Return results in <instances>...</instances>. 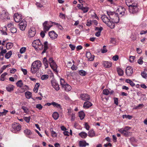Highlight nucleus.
I'll use <instances>...</instances> for the list:
<instances>
[{
	"mask_svg": "<svg viewBox=\"0 0 147 147\" xmlns=\"http://www.w3.org/2000/svg\"><path fill=\"white\" fill-rule=\"evenodd\" d=\"M101 18L103 22L110 28L113 29L114 28L115 24L113 22H112L111 19H109L106 15H102Z\"/></svg>",
	"mask_w": 147,
	"mask_h": 147,
	"instance_id": "obj_1",
	"label": "nucleus"
},
{
	"mask_svg": "<svg viewBox=\"0 0 147 147\" xmlns=\"http://www.w3.org/2000/svg\"><path fill=\"white\" fill-rule=\"evenodd\" d=\"M130 129V127L126 126L124 128L119 129H118V131L123 136H128L131 135V133L129 131Z\"/></svg>",
	"mask_w": 147,
	"mask_h": 147,
	"instance_id": "obj_2",
	"label": "nucleus"
},
{
	"mask_svg": "<svg viewBox=\"0 0 147 147\" xmlns=\"http://www.w3.org/2000/svg\"><path fill=\"white\" fill-rule=\"evenodd\" d=\"M32 45L36 49L38 48L40 50H42L43 48V45L39 39L34 40L32 43Z\"/></svg>",
	"mask_w": 147,
	"mask_h": 147,
	"instance_id": "obj_3",
	"label": "nucleus"
},
{
	"mask_svg": "<svg viewBox=\"0 0 147 147\" xmlns=\"http://www.w3.org/2000/svg\"><path fill=\"white\" fill-rule=\"evenodd\" d=\"M139 11L138 5L136 3H133L132 5L129 7V11L131 13L134 14Z\"/></svg>",
	"mask_w": 147,
	"mask_h": 147,
	"instance_id": "obj_4",
	"label": "nucleus"
},
{
	"mask_svg": "<svg viewBox=\"0 0 147 147\" xmlns=\"http://www.w3.org/2000/svg\"><path fill=\"white\" fill-rule=\"evenodd\" d=\"M11 131L14 133H17L21 129V126L19 123L14 122L12 124Z\"/></svg>",
	"mask_w": 147,
	"mask_h": 147,
	"instance_id": "obj_5",
	"label": "nucleus"
},
{
	"mask_svg": "<svg viewBox=\"0 0 147 147\" xmlns=\"http://www.w3.org/2000/svg\"><path fill=\"white\" fill-rule=\"evenodd\" d=\"M51 21H45L43 24V30L44 32H46L49 31L50 28L52 26Z\"/></svg>",
	"mask_w": 147,
	"mask_h": 147,
	"instance_id": "obj_6",
	"label": "nucleus"
},
{
	"mask_svg": "<svg viewBox=\"0 0 147 147\" xmlns=\"http://www.w3.org/2000/svg\"><path fill=\"white\" fill-rule=\"evenodd\" d=\"M51 83L52 86L56 90H59L60 88L58 83L54 79H52L51 80Z\"/></svg>",
	"mask_w": 147,
	"mask_h": 147,
	"instance_id": "obj_7",
	"label": "nucleus"
},
{
	"mask_svg": "<svg viewBox=\"0 0 147 147\" xmlns=\"http://www.w3.org/2000/svg\"><path fill=\"white\" fill-rule=\"evenodd\" d=\"M24 133L25 135L28 136V137L30 138H34V135L33 134L31 131L28 129H26L24 130Z\"/></svg>",
	"mask_w": 147,
	"mask_h": 147,
	"instance_id": "obj_8",
	"label": "nucleus"
},
{
	"mask_svg": "<svg viewBox=\"0 0 147 147\" xmlns=\"http://www.w3.org/2000/svg\"><path fill=\"white\" fill-rule=\"evenodd\" d=\"M36 33L35 28L32 27L28 31V36L30 37H34Z\"/></svg>",
	"mask_w": 147,
	"mask_h": 147,
	"instance_id": "obj_9",
	"label": "nucleus"
},
{
	"mask_svg": "<svg viewBox=\"0 0 147 147\" xmlns=\"http://www.w3.org/2000/svg\"><path fill=\"white\" fill-rule=\"evenodd\" d=\"M27 26V22L26 21L23 20L19 24V28L20 30L24 31Z\"/></svg>",
	"mask_w": 147,
	"mask_h": 147,
	"instance_id": "obj_10",
	"label": "nucleus"
},
{
	"mask_svg": "<svg viewBox=\"0 0 147 147\" xmlns=\"http://www.w3.org/2000/svg\"><path fill=\"white\" fill-rule=\"evenodd\" d=\"M111 20L115 24V23H118L119 21V18L118 16V13H115V15H114L113 18H111Z\"/></svg>",
	"mask_w": 147,
	"mask_h": 147,
	"instance_id": "obj_11",
	"label": "nucleus"
},
{
	"mask_svg": "<svg viewBox=\"0 0 147 147\" xmlns=\"http://www.w3.org/2000/svg\"><path fill=\"white\" fill-rule=\"evenodd\" d=\"M13 18L15 21L16 22H19L22 19V15L18 13L15 14L13 16Z\"/></svg>",
	"mask_w": 147,
	"mask_h": 147,
	"instance_id": "obj_12",
	"label": "nucleus"
},
{
	"mask_svg": "<svg viewBox=\"0 0 147 147\" xmlns=\"http://www.w3.org/2000/svg\"><path fill=\"white\" fill-rule=\"evenodd\" d=\"M125 9V8L119 6L117 11V12H118L121 16L124 15Z\"/></svg>",
	"mask_w": 147,
	"mask_h": 147,
	"instance_id": "obj_13",
	"label": "nucleus"
},
{
	"mask_svg": "<svg viewBox=\"0 0 147 147\" xmlns=\"http://www.w3.org/2000/svg\"><path fill=\"white\" fill-rule=\"evenodd\" d=\"M49 35L51 39L54 40L56 39L58 36L57 34L54 31H52L49 32Z\"/></svg>",
	"mask_w": 147,
	"mask_h": 147,
	"instance_id": "obj_14",
	"label": "nucleus"
},
{
	"mask_svg": "<svg viewBox=\"0 0 147 147\" xmlns=\"http://www.w3.org/2000/svg\"><path fill=\"white\" fill-rule=\"evenodd\" d=\"M80 97L81 100L84 101L88 100L90 99L89 96L86 94H81Z\"/></svg>",
	"mask_w": 147,
	"mask_h": 147,
	"instance_id": "obj_15",
	"label": "nucleus"
},
{
	"mask_svg": "<svg viewBox=\"0 0 147 147\" xmlns=\"http://www.w3.org/2000/svg\"><path fill=\"white\" fill-rule=\"evenodd\" d=\"M125 72L127 76H131L133 72L132 68L130 66H128L126 69Z\"/></svg>",
	"mask_w": 147,
	"mask_h": 147,
	"instance_id": "obj_16",
	"label": "nucleus"
},
{
	"mask_svg": "<svg viewBox=\"0 0 147 147\" xmlns=\"http://www.w3.org/2000/svg\"><path fill=\"white\" fill-rule=\"evenodd\" d=\"M33 66L36 67V68L39 69L41 67L42 63L39 60H36L34 61L32 64Z\"/></svg>",
	"mask_w": 147,
	"mask_h": 147,
	"instance_id": "obj_17",
	"label": "nucleus"
},
{
	"mask_svg": "<svg viewBox=\"0 0 147 147\" xmlns=\"http://www.w3.org/2000/svg\"><path fill=\"white\" fill-rule=\"evenodd\" d=\"M86 55L88 61H92L94 60V56L93 55H92L91 53L90 52H86Z\"/></svg>",
	"mask_w": 147,
	"mask_h": 147,
	"instance_id": "obj_18",
	"label": "nucleus"
},
{
	"mask_svg": "<svg viewBox=\"0 0 147 147\" xmlns=\"http://www.w3.org/2000/svg\"><path fill=\"white\" fill-rule=\"evenodd\" d=\"M102 64L105 67L109 68L111 66L112 64L111 62L104 61L102 62Z\"/></svg>",
	"mask_w": 147,
	"mask_h": 147,
	"instance_id": "obj_19",
	"label": "nucleus"
},
{
	"mask_svg": "<svg viewBox=\"0 0 147 147\" xmlns=\"http://www.w3.org/2000/svg\"><path fill=\"white\" fill-rule=\"evenodd\" d=\"M102 29L103 28L102 27L100 28L96 27L95 30L98 31V32H96L95 36L97 37H99L100 35Z\"/></svg>",
	"mask_w": 147,
	"mask_h": 147,
	"instance_id": "obj_20",
	"label": "nucleus"
},
{
	"mask_svg": "<svg viewBox=\"0 0 147 147\" xmlns=\"http://www.w3.org/2000/svg\"><path fill=\"white\" fill-rule=\"evenodd\" d=\"M79 145L81 147H85L86 146H88L89 144L87 143L85 140H81L79 142Z\"/></svg>",
	"mask_w": 147,
	"mask_h": 147,
	"instance_id": "obj_21",
	"label": "nucleus"
},
{
	"mask_svg": "<svg viewBox=\"0 0 147 147\" xmlns=\"http://www.w3.org/2000/svg\"><path fill=\"white\" fill-rule=\"evenodd\" d=\"M92 104L89 101L85 102L83 105V107L85 109H88L91 106H92Z\"/></svg>",
	"mask_w": 147,
	"mask_h": 147,
	"instance_id": "obj_22",
	"label": "nucleus"
},
{
	"mask_svg": "<svg viewBox=\"0 0 147 147\" xmlns=\"http://www.w3.org/2000/svg\"><path fill=\"white\" fill-rule=\"evenodd\" d=\"M50 65L51 67L53 70L55 72H57V66L54 61L50 64Z\"/></svg>",
	"mask_w": 147,
	"mask_h": 147,
	"instance_id": "obj_23",
	"label": "nucleus"
},
{
	"mask_svg": "<svg viewBox=\"0 0 147 147\" xmlns=\"http://www.w3.org/2000/svg\"><path fill=\"white\" fill-rule=\"evenodd\" d=\"M14 86L11 84H9L6 87V90L9 92H11L13 90Z\"/></svg>",
	"mask_w": 147,
	"mask_h": 147,
	"instance_id": "obj_24",
	"label": "nucleus"
},
{
	"mask_svg": "<svg viewBox=\"0 0 147 147\" xmlns=\"http://www.w3.org/2000/svg\"><path fill=\"white\" fill-rule=\"evenodd\" d=\"M2 18L5 19L9 20L10 19V17L8 13L5 12V13H3L2 14Z\"/></svg>",
	"mask_w": 147,
	"mask_h": 147,
	"instance_id": "obj_25",
	"label": "nucleus"
},
{
	"mask_svg": "<svg viewBox=\"0 0 147 147\" xmlns=\"http://www.w3.org/2000/svg\"><path fill=\"white\" fill-rule=\"evenodd\" d=\"M39 70V69L33 66L32 65L31 68V72L33 74L36 73Z\"/></svg>",
	"mask_w": 147,
	"mask_h": 147,
	"instance_id": "obj_26",
	"label": "nucleus"
},
{
	"mask_svg": "<svg viewBox=\"0 0 147 147\" xmlns=\"http://www.w3.org/2000/svg\"><path fill=\"white\" fill-rule=\"evenodd\" d=\"M44 49L42 52V54H43L46 52V51L48 48V44L47 41H46L44 42Z\"/></svg>",
	"mask_w": 147,
	"mask_h": 147,
	"instance_id": "obj_27",
	"label": "nucleus"
},
{
	"mask_svg": "<svg viewBox=\"0 0 147 147\" xmlns=\"http://www.w3.org/2000/svg\"><path fill=\"white\" fill-rule=\"evenodd\" d=\"M63 87L64 88L65 90L67 91H69L71 89V86L67 84L64 86Z\"/></svg>",
	"mask_w": 147,
	"mask_h": 147,
	"instance_id": "obj_28",
	"label": "nucleus"
},
{
	"mask_svg": "<svg viewBox=\"0 0 147 147\" xmlns=\"http://www.w3.org/2000/svg\"><path fill=\"white\" fill-rule=\"evenodd\" d=\"M115 12H112L109 10L107 11V13L111 19L113 18L114 15H115Z\"/></svg>",
	"mask_w": 147,
	"mask_h": 147,
	"instance_id": "obj_29",
	"label": "nucleus"
},
{
	"mask_svg": "<svg viewBox=\"0 0 147 147\" xmlns=\"http://www.w3.org/2000/svg\"><path fill=\"white\" fill-rule=\"evenodd\" d=\"M79 136L82 138H85L87 136V134L84 131H82L79 134Z\"/></svg>",
	"mask_w": 147,
	"mask_h": 147,
	"instance_id": "obj_30",
	"label": "nucleus"
},
{
	"mask_svg": "<svg viewBox=\"0 0 147 147\" xmlns=\"http://www.w3.org/2000/svg\"><path fill=\"white\" fill-rule=\"evenodd\" d=\"M43 63L45 68H47L48 67L49 62L47 60L46 57H44L43 58Z\"/></svg>",
	"mask_w": 147,
	"mask_h": 147,
	"instance_id": "obj_31",
	"label": "nucleus"
},
{
	"mask_svg": "<svg viewBox=\"0 0 147 147\" xmlns=\"http://www.w3.org/2000/svg\"><path fill=\"white\" fill-rule=\"evenodd\" d=\"M117 71L118 75L120 76H122L123 74V70L120 68H117Z\"/></svg>",
	"mask_w": 147,
	"mask_h": 147,
	"instance_id": "obj_32",
	"label": "nucleus"
},
{
	"mask_svg": "<svg viewBox=\"0 0 147 147\" xmlns=\"http://www.w3.org/2000/svg\"><path fill=\"white\" fill-rule=\"evenodd\" d=\"M125 3L129 8L133 3L132 0H126Z\"/></svg>",
	"mask_w": 147,
	"mask_h": 147,
	"instance_id": "obj_33",
	"label": "nucleus"
},
{
	"mask_svg": "<svg viewBox=\"0 0 147 147\" xmlns=\"http://www.w3.org/2000/svg\"><path fill=\"white\" fill-rule=\"evenodd\" d=\"M52 105L55 107H56L58 108L61 109V105L55 102H52Z\"/></svg>",
	"mask_w": 147,
	"mask_h": 147,
	"instance_id": "obj_34",
	"label": "nucleus"
},
{
	"mask_svg": "<svg viewBox=\"0 0 147 147\" xmlns=\"http://www.w3.org/2000/svg\"><path fill=\"white\" fill-rule=\"evenodd\" d=\"M88 136L90 137H92L95 136V134L93 130H91L88 132Z\"/></svg>",
	"mask_w": 147,
	"mask_h": 147,
	"instance_id": "obj_35",
	"label": "nucleus"
},
{
	"mask_svg": "<svg viewBox=\"0 0 147 147\" xmlns=\"http://www.w3.org/2000/svg\"><path fill=\"white\" fill-rule=\"evenodd\" d=\"M3 112H0V119L2 117L3 115H5L8 112V110L4 109L3 110Z\"/></svg>",
	"mask_w": 147,
	"mask_h": 147,
	"instance_id": "obj_36",
	"label": "nucleus"
},
{
	"mask_svg": "<svg viewBox=\"0 0 147 147\" xmlns=\"http://www.w3.org/2000/svg\"><path fill=\"white\" fill-rule=\"evenodd\" d=\"M125 81L126 83L129 84L132 87L134 86H135V84L130 79H126Z\"/></svg>",
	"mask_w": 147,
	"mask_h": 147,
	"instance_id": "obj_37",
	"label": "nucleus"
},
{
	"mask_svg": "<svg viewBox=\"0 0 147 147\" xmlns=\"http://www.w3.org/2000/svg\"><path fill=\"white\" fill-rule=\"evenodd\" d=\"M25 96L27 99H30L32 96V93L31 92L28 91L25 93Z\"/></svg>",
	"mask_w": 147,
	"mask_h": 147,
	"instance_id": "obj_38",
	"label": "nucleus"
},
{
	"mask_svg": "<svg viewBox=\"0 0 147 147\" xmlns=\"http://www.w3.org/2000/svg\"><path fill=\"white\" fill-rule=\"evenodd\" d=\"M12 54V52L11 51H9L8 53L6 54L5 55V57L6 59H8L11 57Z\"/></svg>",
	"mask_w": 147,
	"mask_h": 147,
	"instance_id": "obj_39",
	"label": "nucleus"
},
{
	"mask_svg": "<svg viewBox=\"0 0 147 147\" xmlns=\"http://www.w3.org/2000/svg\"><path fill=\"white\" fill-rule=\"evenodd\" d=\"M16 84L18 87H21L23 86V84L22 80H20L18 81L16 83Z\"/></svg>",
	"mask_w": 147,
	"mask_h": 147,
	"instance_id": "obj_40",
	"label": "nucleus"
},
{
	"mask_svg": "<svg viewBox=\"0 0 147 147\" xmlns=\"http://www.w3.org/2000/svg\"><path fill=\"white\" fill-rule=\"evenodd\" d=\"M79 116L81 119H83L85 116V114L83 111L80 112L79 113Z\"/></svg>",
	"mask_w": 147,
	"mask_h": 147,
	"instance_id": "obj_41",
	"label": "nucleus"
},
{
	"mask_svg": "<svg viewBox=\"0 0 147 147\" xmlns=\"http://www.w3.org/2000/svg\"><path fill=\"white\" fill-rule=\"evenodd\" d=\"M40 84L39 83H36V85L35 86V87L33 89V91L35 93H37V92L38 88Z\"/></svg>",
	"mask_w": 147,
	"mask_h": 147,
	"instance_id": "obj_42",
	"label": "nucleus"
},
{
	"mask_svg": "<svg viewBox=\"0 0 147 147\" xmlns=\"http://www.w3.org/2000/svg\"><path fill=\"white\" fill-rule=\"evenodd\" d=\"M7 75V73L6 72H4L3 73L1 76V80L4 81L5 80V77Z\"/></svg>",
	"mask_w": 147,
	"mask_h": 147,
	"instance_id": "obj_43",
	"label": "nucleus"
},
{
	"mask_svg": "<svg viewBox=\"0 0 147 147\" xmlns=\"http://www.w3.org/2000/svg\"><path fill=\"white\" fill-rule=\"evenodd\" d=\"M53 117L55 120H57L59 117V114L57 112H54L53 114Z\"/></svg>",
	"mask_w": 147,
	"mask_h": 147,
	"instance_id": "obj_44",
	"label": "nucleus"
},
{
	"mask_svg": "<svg viewBox=\"0 0 147 147\" xmlns=\"http://www.w3.org/2000/svg\"><path fill=\"white\" fill-rule=\"evenodd\" d=\"M89 9V8L88 7H83L81 8V10L83 11V13H86L87 12Z\"/></svg>",
	"mask_w": 147,
	"mask_h": 147,
	"instance_id": "obj_45",
	"label": "nucleus"
},
{
	"mask_svg": "<svg viewBox=\"0 0 147 147\" xmlns=\"http://www.w3.org/2000/svg\"><path fill=\"white\" fill-rule=\"evenodd\" d=\"M49 75L47 74L43 75L41 77V79L42 80H46L49 78Z\"/></svg>",
	"mask_w": 147,
	"mask_h": 147,
	"instance_id": "obj_46",
	"label": "nucleus"
},
{
	"mask_svg": "<svg viewBox=\"0 0 147 147\" xmlns=\"http://www.w3.org/2000/svg\"><path fill=\"white\" fill-rule=\"evenodd\" d=\"M103 94L105 95H108L110 94V92L107 89H105L103 91Z\"/></svg>",
	"mask_w": 147,
	"mask_h": 147,
	"instance_id": "obj_47",
	"label": "nucleus"
},
{
	"mask_svg": "<svg viewBox=\"0 0 147 147\" xmlns=\"http://www.w3.org/2000/svg\"><path fill=\"white\" fill-rule=\"evenodd\" d=\"M13 46L12 43H7L6 44V48L7 49H9L11 48Z\"/></svg>",
	"mask_w": 147,
	"mask_h": 147,
	"instance_id": "obj_48",
	"label": "nucleus"
},
{
	"mask_svg": "<svg viewBox=\"0 0 147 147\" xmlns=\"http://www.w3.org/2000/svg\"><path fill=\"white\" fill-rule=\"evenodd\" d=\"M123 119L126 118L130 119L132 118V116L129 115H123Z\"/></svg>",
	"mask_w": 147,
	"mask_h": 147,
	"instance_id": "obj_49",
	"label": "nucleus"
},
{
	"mask_svg": "<svg viewBox=\"0 0 147 147\" xmlns=\"http://www.w3.org/2000/svg\"><path fill=\"white\" fill-rule=\"evenodd\" d=\"M79 74L82 76H85L86 74V72L85 71L81 70L79 71Z\"/></svg>",
	"mask_w": 147,
	"mask_h": 147,
	"instance_id": "obj_50",
	"label": "nucleus"
},
{
	"mask_svg": "<svg viewBox=\"0 0 147 147\" xmlns=\"http://www.w3.org/2000/svg\"><path fill=\"white\" fill-rule=\"evenodd\" d=\"M7 51L6 49H2L0 52V56H3L4 54L6 53Z\"/></svg>",
	"mask_w": 147,
	"mask_h": 147,
	"instance_id": "obj_51",
	"label": "nucleus"
},
{
	"mask_svg": "<svg viewBox=\"0 0 147 147\" xmlns=\"http://www.w3.org/2000/svg\"><path fill=\"white\" fill-rule=\"evenodd\" d=\"M60 82V84L62 87H63L64 86L67 84V83L65 82L64 80L63 79H61Z\"/></svg>",
	"mask_w": 147,
	"mask_h": 147,
	"instance_id": "obj_52",
	"label": "nucleus"
},
{
	"mask_svg": "<svg viewBox=\"0 0 147 147\" xmlns=\"http://www.w3.org/2000/svg\"><path fill=\"white\" fill-rule=\"evenodd\" d=\"M24 119L27 123L29 122L30 117H24L23 118Z\"/></svg>",
	"mask_w": 147,
	"mask_h": 147,
	"instance_id": "obj_53",
	"label": "nucleus"
},
{
	"mask_svg": "<svg viewBox=\"0 0 147 147\" xmlns=\"http://www.w3.org/2000/svg\"><path fill=\"white\" fill-rule=\"evenodd\" d=\"M22 109L24 111L25 113H27L28 112L29 110L28 109L25 107L22 106Z\"/></svg>",
	"mask_w": 147,
	"mask_h": 147,
	"instance_id": "obj_54",
	"label": "nucleus"
},
{
	"mask_svg": "<svg viewBox=\"0 0 147 147\" xmlns=\"http://www.w3.org/2000/svg\"><path fill=\"white\" fill-rule=\"evenodd\" d=\"M36 108L40 110L42 109L43 107L40 104H37L36 106Z\"/></svg>",
	"mask_w": 147,
	"mask_h": 147,
	"instance_id": "obj_55",
	"label": "nucleus"
},
{
	"mask_svg": "<svg viewBox=\"0 0 147 147\" xmlns=\"http://www.w3.org/2000/svg\"><path fill=\"white\" fill-rule=\"evenodd\" d=\"M11 31L12 33H16L17 32L16 28L15 27H13L11 28Z\"/></svg>",
	"mask_w": 147,
	"mask_h": 147,
	"instance_id": "obj_56",
	"label": "nucleus"
},
{
	"mask_svg": "<svg viewBox=\"0 0 147 147\" xmlns=\"http://www.w3.org/2000/svg\"><path fill=\"white\" fill-rule=\"evenodd\" d=\"M85 128L87 130H88L90 128V126L87 123H86L84 124Z\"/></svg>",
	"mask_w": 147,
	"mask_h": 147,
	"instance_id": "obj_57",
	"label": "nucleus"
},
{
	"mask_svg": "<svg viewBox=\"0 0 147 147\" xmlns=\"http://www.w3.org/2000/svg\"><path fill=\"white\" fill-rule=\"evenodd\" d=\"M92 24V21L90 20H88L87 21V22L86 23V25L87 26H90Z\"/></svg>",
	"mask_w": 147,
	"mask_h": 147,
	"instance_id": "obj_58",
	"label": "nucleus"
},
{
	"mask_svg": "<svg viewBox=\"0 0 147 147\" xmlns=\"http://www.w3.org/2000/svg\"><path fill=\"white\" fill-rule=\"evenodd\" d=\"M141 75L142 77L145 79H146L147 77V74L146 72H142L141 73Z\"/></svg>",
	"mask_w": 147,
	"mask_h": 147,
	"instance_id": "obj_59",
	"label": "nucleus"
},
{
	"mask_svg": "<svg viewBox=\"0 0 147 147\" xmlns=\"http://www.w3.org/2000/svg\"><path fill=\"white\" fill-rule=\"evenodd\" d=\"M119 57L118 55H116L113 56L112 59L114 61H117L119 59Z\"/></svg>",
	"mask_w": 147,
	"mask_h": 147,
	"instance_id": "obj_60",
	"label": "nucleus"
},
{
	"mask_svg": "<svg viewBox=\"0 0 147 147\" xmlns=\"http://www.w3.org/2000/svg\"><path fill=\"white\" fill-rule=\"evenodd\" d=\"M26 50V48L25 47H22L20 49V52L21 53H23Z\"/></svg>",
	"mask_w": 147,
	"mask_h": 147,
	"instance_id": "obj_61",
	"label": "nucleus"
},
{
	"mask_svg": "<svg viewBox=\"0 0 147 147\" xmlns=\"http://www.w3.org/2000/svg\"><path fill=\"white\" fill-rule=\"evenodd\" d=\"M111 43L115 45L116 43V41L115 38H111V40L110 41Z\"/></svg>",
	"mask_w": 147,
	"mask_h": 147,
	"instance_id": "obj_62",
	"label": "nucleus"
},
{
	"mask_svg": "<svg viewBox=\"0 0 147 147\" xmlns=\"http://www.w3.org/2000/svg\"><path fill=\"white\" fill-rule=\"evenodd\" d=\"M142 58L140 57L138 61V63L140 64H142L143 63V61H142Z\"/></svg>",
	"mask_w": 147,
	"mask_h": 147,
	"instance_id": "obj_63",
	"label": "nucleus"
},
{
	"mask_svg": "<svg viewBox=\"0 0 147 147\" xmlns=\"http://www.w3.org/2000/svg\"><path fill=\"white\" fill-rule=\"evenodd\" d=\"M144 105L142 104H139L138 106H136V109H140L144 107Z\"/></svg>",
	"mask_w": 147,
	"mask_h": 147,
	"instance_id": "obj_64",
	"label": "nucleus"
}]
</instances>
